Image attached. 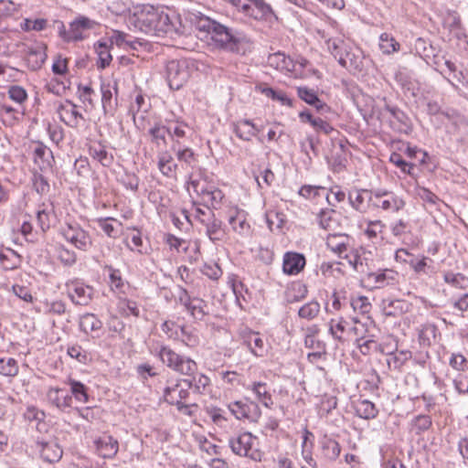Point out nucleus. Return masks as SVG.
Returning <instances> with one entry per match:
<instances>
[{
	"label": "nucleus",
	"mask_w": 468,
	"mask_h": 468,
	"mask_svg": "<svg viewBox=\"0 0 468 468\" xmlns=\"http://www.w3.org/2000/svg\"><path fill=\"white\" fill-rule=\"evenodd\" d=\"M187 19L199 32L207 33L214 48L239 55L252 49V42L241 31L228 27L200 12L188 14Z\"/></svg>",
	"instance_id": "obj_1"
},
{
	"label": "nucleus",
	"mask_w": 468,
	"mask_h": 468,
	"mask_svg": "<svg viewBox=\"0 0 468 468\" xmlns=\"http://www.w3.org/2000/svg\"><path fill=\"white\" fill-rule=\"evenodd\" d=\"M158 356L165 365L182 375L191 376L197 370V365L194 360L176 353L169 346H161Z\"/></svg>",
	"instance_id": "obj_2"
},
{
	"label": "nucleus",
	"mask_w": 468,
	"mask_h": 468,
	"mask_svg": "<svg viewBox=\"0 0 468 468\" xmlns=\"http://www.w3.org/2000/svg\"><path fill=\"white\" fill-rule=\"evenodd\" d=\"M133 15L135 27L145 34L151 33L153 26L158 19L161 11L150 4H137L133 8H128Z\"/></svg>",
	"instance_id": "obj_3"
},
{
	"label": "nucleus",
	"mask_w": 468,
	"mask_h": 468,
	"mask_svg": "<svg viewBox=\"0 0 468 468\" xmlns=\"http://www.w3.org/2000/svg\"><path fill=\"white\" fill-rule=\"evenodd\" d=\"M61 234L67 241L80 250L87 251L92 245L91 237L89 232L76 222L67 223L62 227Z\"/></svg>",
	"instance_id": "obj_4"
},
{
	"label": "nucleus",
	"mask_w": 468,
	"mask_h": 468,
	"mask_svg": "<svg viewBox=\"0 0 468 468\" xmlns=\"http://www.w3.org/2000/svg\"><path fill=\"white\" fill-rule=\"evenodd\" d=\"M239 337L250 351L258 357H262L268 353L267 344L259 332L252 331L247 326L239 329Z\"/></svg>",
	"instance_id": "obj_5"
},
{
	"label": "nucleus",
	"mask_w": 468,
	"mask_h": 468,
	"mask_svg": "<svg viewBox=\"0 0 468 468\" xmlns=\"http://www.w3.org/2000/svg\"><path fill=\"white\" fill-rule=\"evenodd\" d=\"M189 78L186 61L171 60L166 64V80L172 90H179Z\"/></svg>",
	"instance_id": "obj_6"
},
{
	"label": "nucleus",
	"mask_w": 468,
	"mask_h": 468,
	"mask_svg": "<svg viewBox=\"0 0 468 468\" xmlns=\"http://www.w3.org/2000/svg\"><path fill=\"white\" fill-rule=\"evenodd\" d=\"M192 387L193 381L188 379L180 380L172 386H167L164 392L165 400L171 405H177L187 399L189 396L188 389Z\"/></svg>",
	"instance_id": "obj_7"
},
{
	"label": "nucleus",
	"mask_w": 468,
	"mask_h": 468,
	"mask_svg": "<svg viewBox=\"0 0 468 468\" xmlns=\"http://www.w3.org/2000/svg\"><path fill=\"white\" fill-rule=\"evenodd\" d=\"M179 302L196 320H203L208 314L207 303L197 297L191 298L186 290L182 289Z\"/></svg>",
	"instance_id": "obj_8"
},
{
	"label": "nucleus",
	"mask_w": 468,
	"mask_h": 468,
	"mask_svg": "<svg viewBox=\"0 0 468 468\" xmlns=\"http://www.w3.org/2000/svg\"><path fill=\"white\" fill-rule=\"evenodd\" d=\"M374 207H380L383 210L397 212L403 208L405 202L397 196L383 190H377L373 194L371 204Z\"/></svg>",
	"instance_id": "obj_9"
},
{
	"label": "nucleus",
	"mask_w": 468,
	"mask_h": 468,
	"mask_svg": "<svg viewBox=\"0 0 468 468\" xmlns=\"http://www.w3.org/2000/svg\"><path fill=\"white\" fill-rule=\"evenodd\" d=\"M77 108L78 106L69 100L60 102L57 108L60 121L69 127H78L80 122L84 121V117Z\"/></svg>",
	"instance_id": "obj_10"
},
{
	"label": "nucleus",
	"mask_w": 468,
	"mask_h": 468,
	"mask_svg": "<svg viewBox=\"0 0 468 468\" xmlns=\"http://www.w3.org/2000/svg\"><path fill=\"white\" fill-rule=\"evenodd\" d=\"M254 439L255 437H253L250 432L246 431L229 439V445L235 454L254 458V452L252 451Z\"/></svg>",
	"instance_id": "obj_11"
},
{
	"label": "nucleus",
	"mask_w": 468,
	"mask_h": 468,
	"mask_svg": "<svg viewBox=\"0 0 468 468\" xmlns=\"http://www.w3.org/2000/svg\"><path fill=\"white\" fill-rule=\"evenodd\" d=\"M230 412L238 419L256 421L261 416L259 406L254 402L235 401L229 405Z\"/></svg>",
	"instance_id": "obj_12"
},
{
	"label": "nucleus",
	"mask_w": 468,
	"mask_h": 468,
	"mask_svg": "<svg viewBox=\"0 0 468 468\" xmlns=\"http://www.w3.org/2000/svg\"><path fill=\"white\" fill-rule=\"evenodd\" d=\"M200 222L206 228V234L213 242L222 241L226 237L225 229L222 227V221L217 218L215 214L208 208V217L200 218Z\"/></svg>",
	"instance_id": "obj_13"
},
{
	"label": "nucleus",
	"mask_w": 468,
	"mask_h": 468,
	"mask_svg": "<svg viewBox=\"0 0 468 468\" xmlns=\"http://www.w3.org/2000/svg\"><path fill=\"white\" fill-rule=\"evenodd\" d=\"M69 297L75 304L87 305L93 294V289L83 283L74 282L67 285Z\"/></svg>",
	"instance_id": "obj_14"
},
{
	"label": "nucleus",
	"mask_w": 468,
	"mask_h": 468,
	"mask_svg": "<svg viewBox=\"0 0 468 468\" xmlns=\"http://www.w3.org/2000/svg\"><path fill=\"white\" fill-rule=\"evenodd\" d=\"M151 29V33H147V35L157 37H164L166 36L172 37L174 34H181V32L176 28L168 15L165 14L163 10H161L158 19Z\"/></svg>",
	"instance_id": "obj_15"
},
{
	"label": "nucleus",
	"mask_w": 468,
	"mask_h": 468,
	"mask_svg": "<svg viewBox=\"0 0 468 468\" xmlns=\"http://www.w3.org/2000/svg\"><path fill=\"white\" fill-rule=\"evenodd\" d=\"M237 8L240 9L248 16L254 19H261L271 12V6L266 2H231Z\"/></svg>",
	"instance_id": "obj_16"
},
{
	"label": "nucleus",
	"mask_w": 468,
	"mask_h": 468,
	"mask_svg": "<svg viewBox=\"0 0 468 468\" xmlns=\"http://www.w3.org/2000/svg\"><path fill=\"white\" fill-rule=\"evenodd\" d=\"M189 184L192 186L194 191L197 194L201 195L205 202L210 204V206L214 208H216L220 204L222 198L224 197L221 190L218 188L207 189L204 186H201L197 180L192 179L191 176H189Z\"/></svg>",
	"instance_id": "obj_17"
},
{
	"label": "nucleus",
	"mask_w": 468,
	"mask_h": 468,
	"mask_svg": "<svg viewBox=\"0 0 468 468\" xmlns=\"http://www.w3.org/2000/svg\"><path fill=\"white\" fill-rule=\"evenodd\" d=\"M96 451L102 458H112L119 450V442L112 436L103 434L94 441Z\"/></svg>",
	"instance_id": "obj_18"
},
{
	"label": "nucleus",
	"mask_w": 468,
	"mask_h": 468,
	"mask_svg": "<svg viewBox=\"0 0 468 468\" xmlns=\"http://www.w3.org/2000/svg\"><path fill=\"white\" fill-rule=\"evenodd\" d=\"M367 280L374 283L375 287L382 288L399 282V273L391 269H385L377 272H368Z\"/></svg>",
	"instance_id": "obj_19"
},
{
	"label": "nucleus",
	"mask_w": 468,
	"mask_h": 468,
	"mask_svg": "<svg viewBox=\"0 0 468 468\" xmlns=\"http://www.w3.org/2000/svg\"><path fill=\"white\" fill-rule=\"evenodd\" d=\"M305 266V258L297 252H286L283 256L282 270L289 275L298 274Z\"/></svg>",
	"instance_id": "obj_20"
},
{
	"label": "nucleus",
	"mask_w": 468,
	"mask_h": 468,
	"mask_svg": "<svg viewBox=\"0 0 468 468\" xmlns=\"http://www.w3.org/2000/svg\"><path fill=\"white\" fill-rule=\"evenodd\" d=\"M349 203L356 210L365 212L369 203L372 204L373 193L367 189H356L349 193Z\"/></svg>",
	"instance_id": "obj_21"
},
{
	"label": "nucleus",
	"mask_w": 468,
	"mask_h": 468,
	"mask_svg": "<svg viewBox=\"0 0 468 468\" xmlns=\"http://www.w3.org/2000/svg\"><path fill=\"white\" fill-rule=\"evenodd\" d=\"M350 241L351 238L346 234H329L326 239V245L333 252L341 257L343 253L348 250Z\"/></svg>",
	"instance_id": "obj_22"
},
{
	"label": "nucleus",
	"mask_w": 468,
	"mask_h": 468,
	"mask_svg": "<svg viewBox=\"0 0 468 468\" xmlns=\"http://www.w3.org/2000/svg\"><path fill=\"white\" fill-rule=\"evenodd\" d=\"M47 58L46 46L36 45L28 47L27 50V61L33 70L42 67Z\"/></svg>",
	"instance_id": "obj_23"
},
{
	"label": "nucleus",
	"mask_w": 468,
	"mask_h": 468,
	"mask_svg": "<svg viewBox=\"0 0 468 468\" xmlns=\"http://www.w3.org/2000/svg\"><path fill=\"white\" fill-rule=\"evenodd\" d=\"M37 446L42 459L48 463H55L62 457L61 448L54 441H38Z\"/></svg>",
	"instance_id": "obj_24"
},
{
	"label": "nucleus",
	"mask_w": 468,
	"mask_h": 468,
	"mask_svg": "<svg viewBox=\"0 0 468 468\" xmlns=\"http://www.w3.org/2000/svg\"><path fill=\"white\" fill-rule=\"evenodd\" d=\"M71 35L70 38H74V41L82 40L84 38L83 33L94 27L96 23L93 20L86 16H79L71 23Z\"/></svg>",
	"instance_id": "obj_25"
},
{
	"label": "nucleus",
	"mask_w": 468,
	"mask_h": 468,
	"mask_svg": "<svg viewBox=\"0 0 468 468\" xmlns=\"http://www.w3.org/2000/svg\"><path fill=\"white\" fill-rule=\"evenodd\" d=\"M63 389L58 388H50L47 397L50 403L60 410H65L71 406L72 398L69 395H62Z\"/></svg>",
	"instance_id": "obj_26"
},
{
	"label": "nucleus",
	"mask_w": 468,
	"mask_h": 468,
	"mask_svg": "<svg viewBox=\"0 0 468 468\" xmlns=\"http://www.w3.org/2000/svg\"><path fill=\"white\" fill-rule=\"evenodd\" d=\"M177 164L174 162L171 154L167 151L161 152L158 154V168L160 172L167 177H175Z\"/></svg>",
	"instance_id": "obj_27"
},
{
	"label": "nucleus",
	"mask_w": 468,
	"mask_h": 468,
	"mask_svg": "<svg viewBox=\"0 0 468 468\" xmlns=\"http://www.w3.org/2000/svg\"><path fill=\"white\" fill-rule=\"evenodd\" d=\"M233 131L239 139L250 141L259 130L250 120H241L234 123Z\"/></svg>",
	"instance_id": "obj_28"
},
{
	"label": "nucleus",
	"mask_w": 468,
	"mask_h": 468,
	"mask_svg": "<svg viewBox=\"0 0 468 468\" xmlns=\"http://www.w3.org/2000/svg\"><path fill=\"white\" fill-rule=\"evenodd\" d=\"M79 325L83 333L89 334L99 332L102 327V323L93 314H85L80 317Z\"/></svg>",
	"instance_id": "obj_29"
},
{
	"label": "nucleus",
	"mask_w": 468,
	"mask_h": 468,
	"mask_svg": "<svg viewBox=\"0 0 468 468\" xmlns=\"http://www.w3.org/2000/svg\"><path fill=\"white\" fill-rule=\"evenodd\" d=\"M90 156L105 167H110L113 163V155L108 153L105 147L100 144L90 147Z\"/></svg>",
	"instance_id": "obj_30"
},
{
	"label": "nucleus",
	"mask_w": 468,
	"mask_h": 468,
	"mask_svg": "<svg viewBox=\"0 0 468 468\" xmlns=\"http://www.w3.org/2000/svg\"><path fill=\"white\" fill-rule=\"evenodd\" d=\"M98 226L110 238H117L122 230V223L113 218L97 219Z\"/></svg>",
	"instance_id": "obj_31"
},
{
	"label": "nucleus",
	"mask_w": 468,
	"mask_h": 468,
	"mask_svg": "<svg viewBox=\"0 0 468 468\" xmlns=\"http://www.w3.org/2000/svg\"><path fill=\"white\" fill-rule=\"evenodd\" d=\"M338 63L348 70H361L362 60L358 55L345 49L344 55L338 58Z\"/></svg>",
	"instance_id": "obj_32"
},
{
	"label": "nucleus",
	"mask_w": 468,
	"mask_h": 468,
	"mask_svg": "<svg viewBox=\"0 0 468 468\" xmlns=\"http://www.w3.org/2000/svg\"><path fill=\"white\" fill-rule=\"evenodd\" d=\"M410 357V351L392 352L387 357V364L390 370H399Z\"/></svg>",
	"instance_id": "obj_33"
},
{
	"label": "nucleus",
	"mask_w": 468,
	"mask_h": 468,
	"mask_svg": "<svg viewBox=\"0 0 468 468\" xmlns=\"http://www.w3.org/2000/svg\"><path fill=\"white\" fill-rule=\"evenodd\" d=\"M322 450L324 457L330 461H335L341 452L340 444L329 438H325L322 441Z\"/></svg>",
	"instance_id": "obj_34"
},
{
	"label": "nucleus",
	"mask_w": 468,
	"mask_h": 468,
	"mask_svg": "<svg viewBox=\"0 0 468 468\" xmlns=\"http://www.w3.org/2000/svg\"><path fill=\"white\" fill-rule=\"evenodd\" d=\"M148 133L151 136L152 143L155 144L157 146L166 144L165 136L168 134L167 126L156 122L149 129Z\"/></svg>",
	"instance_id": "obj_35"
},
{
	"label": "nucleus",
	"mask_w": 468,
	"mask_h": 468,
	"mask_svg": "<svg viewBox=\"0 0 468 468\" xmlns=\"http://www.w3.org/2000/svg\"><path fill=\"white\" fill-rule=\"evenodd\" d=\"M356 411L358 417L365 420L374 419L378 412L375 404L367 399L358 402L356 406Z\"/></svg>",
	"instance_id": "obj_36"
},
{
	"label": "nucleus",
	"mask_w": 468,
	"mask_h": 468,
	"mask_svg": "<svg viewBox=\"0 0 468 468\" xmlns=\"http://www.w3.org/2000/svg\"><path fill=\"white\" fill-rule=\"evenodd\" d=\"M24 415L27 420L37 422V429L38 431H46L47 424L44 422L46 414L43 410H40L36 407H28Z\"/></svg>",
	"instance_id": "obj_37"
},
{
	"label": "nucleus",
	"mask_w": 468,
	"mask_h": 468,
	"mask_svg": "<svg viewBox=\"0 0 468 468\" xmlns=\"http://www.w3.org/2000/svg\"><path fill=\"white\" fill-rule=\"evenodd\" d=\"M251 390L257 396L258 399L267 408L272 404L271 396L268 391L266 383L255 382L251 386Z\"/></svg>",
	"instance_id": "obj_38"
},
{
	"label": "nucleus",
	"mask_w": 468,
	"mask_h": 468,
	"mask_svg": "<svg viewBox=\"0 0 468 468\" xmlns=\"http://www.w3.org/2000/svg\"><path fill=\"white\" fill-rule=\"evenodd\" d=\"M0 262L5 270H14L20 264V256L13 250L0 252Z\"/></svg>",
	"instance_id": "obj_39"
},
{
	"label": "nucleus",
	"mask_w": 468,
	"mask_h": 468,
	"mask_svg": "<svg viewBox=\"0 0 468 468\" xmlns=\"http://www.w3.org/2000/svg\"><path fill=\"white\" fill-rule=\"evenodd\" d=\"M69 385L70 387L71 394L78 401L81 403L88 402L89 395L87 392V388L83 383L70 378L69 379Z\"/></svg>",
	"instance_id": "obj_40"
},
{
	"label": "nucleus",
	"mask_w": 468,
	"mask_h": 468,
	"mask_svg": "<svg viewBox=\"0 0 468 468\" xmlns=\"http://www.w3.org/2000/svg\"><path fill=\"white\" fill-rule=\"evenodd\" d=\"M118 310L122 315H133L136 317L140 315V310L137 303L134 301L126 298L119 299Z\"/></svg>",
	"instance_id": "obj_41"
},
{
	"label": "nucleus",
	"mask_w": 468,
	"mask_h": 468,
	"mask_svg": "<svg viewBox=\"0 0 468 468\" xmlns=\"http://www.w3.org/2000/svg\"><path fill=\"white\" fill-rule=\"evenodd\" d=\"M172 150L175 152L179 162L185 163L187 166H193V164L196 162V155L191 148L176 147V144H173Z\"/></svg>",
	"instance_id": "obj_42"
},
{
	"label": "nucleus",
	"mask_w": 468,
	"mask_h": 468,
	"mask_svg": "<svg viewBox=\"0 0 468 468\" xmlns=\"http://www.w3.org/2000/svg\"><path fill=\"white\" fill-rule=\"evenodd\" d=\"M167 129L168 134L174 140V144L177 147L180 145V139L186 136V129H188V126L183 122H176L174 126H167Z\"/></svg>",
	"instance_id": "obj_43"
},
{
	"label": "nucleus",
	"mask_w": 468,
	"mask_h": 468,
	"mask_svg": "<svg viewBox=\"0 0 468 468\" xmlns=\"http://www.w3.org/2000/svg\"><path fill=\"white\" fill-rule=\"evenodd\" d=\"M18 373L17 362L11 357H0V374L6 377H14Z\"/></svg>",
	"instance_id": "obj_44"
},
{
	"label": "nucleus",
	"mask_w": 468,
	"mask_h": 468,
	"mask_svg": "<svg viewBox=\"0 0 468 468\" xmlns=\"http://www.w3.org/2000/svg\"><path fill=\"white\" fill-rule=\"evenodd\" d=\"M68 355L76 359L78 362L86 365L89 361H90V356L88 351H86L80 345H73L68 348Z\"/></svg>",
	"instance_id": "obj_45"
},
{
	"label": "nucleus",
	"mask_w": 468,
	"mask_h": 468,
	"mask_svg": "<svg viewBox=\"0 0 468 468\" xmlns=\"http://www.w3.org/2000/svg\"><path fill=\"white\" fill-rule=\"evenodd\" d=\"M379 40V48L383 53L390 54L399 48V44L388 33L381 34Z\"/></svg>",
	"instance_id": "obj_46"
},
{
	"label": "nucleus",
	"mask_w": 468,
	"mask_h": 468,
	"mask_svg": "<svg viewBox=\"0 0 468 468\" xmlns=\"http://www.w3.org/2000/svg\"><path fill=\"white\" fill-rule=\"evenodd\" d=\"M320 312V304L312 301L302 306L298 312L301 318L311 320L314 318Z\"/></svg>",
	"instance_id": "obj_47"
},
{
	"label": "nucleus",
	"mask_w": 468,
	"mask_h": 468,
	"mask_svg": "<svg viewBox=\"0 0 468 468\" xmlns=\"http://www.w3.org/2000/svg\"><path fill=\"white\" fill-rule=\"evenodd\" d=\"M411 425L412 431H414L416 434H420L431 428V419L429 415H418L412 420Z\"/></svg>",
	"instance_id": "obj_48"
},
{
	"label": "nucleus",
	"mask_w": 468,
	"mask_h": 468,
	"mask_svg": "<svg viewBox=\"0 0 468 468\" xmlns=\"http://www.w3.org/2000/svg\"><path fill=\"white\" fill-rule=\"evenodd\" d=\"M261 93L266 97L271 98L274 101H280L282 105L292 106V101L289 99L284 92L277 91L272 88L265 87L261 89Z\"/></svg>",
	"instance_id": "obj_49"
},
{
	"label": "nucleus",
	"mask_w": 468,
	"mask_h": 468,
	"mask_svg": "<svg viewBox=\"0 0 468 468\" xmlns=\"http://www.w3.org/2000/svg\"><path fill=\"white\" fill-rule=\"evenodd\" d=\"M229 223L231 225L233 230L239 233H242L250 228L245 217L238 211L235 215L229 216Z\"/></svg>",
	"instance_id": "obj_50"
},
{
	"label": "nucleus",
	"mask_w": 468,
	"mask_h": 468,
	"mask_svg": "<svg viewBox=\"0 0 468 468\" xmlns=\"http://www.w3.org/2000/svg\"><path fill=\"white\" fill-rule=\"evenodd\" d=\"M268 63L270 66L281 70L287 69L289 67L288 58L281 52L270 55L268 58Z\"/></svg>",
	"instance_id": "obj_51"
},
{
	"label": "nucleus",
	"mask_w": 468,
	"mask_h": 468,
	"mask_svg": "<svg viewBox=\"0 0 468 468\" xmlns=\"http://www.w3.org/2000/svg\"><path fill=\"white\" fill-rule=\"evenodd\" d=\"M58 260L66 266L73 265L77 261V255L73 250H70L64 246L57 249Z\"/></svg>",
	"instance_id": "obj_52"
},
{
	"label": "nucleus",
	"mask_w": 468,
	"mask_h": 468,
	"mask_svg": "<svg viewBox=\"0 0 468 468\" xmlns=\"http://www.w3.org/2000/svg\"><path fill=\"white\" fill-rule=\"evenodd\" d=\"M179 329L181 335H179L176 331V335L177 337H181V340L185 345L187 346H195L198 344V336L186 326H180Z\"/></svg>",
	"instance_id": "obj_53"
},
{
	"label": "nucleus",
	"mask_w": 468,
	"mask_h": 468,
	"mask_svg": "<svg viewBox=\"0 0 468 468\" xmlns=\"http://www.w3.org/2000/svg\"><path fill=\"white\" fill-rule=\"evenodd\" d=\"M53 218V214L51 210H48L46 208L38 210L37 213V224L40 227L42 232H46L51 224V218Z\"/></svg>",
	"instance_id": "obj_54"
},
{
	"label": "nucleus",
	"mask_w": 468,
	"mask_h": 468,
	"mask_svg": "<svg viewBox=\"0 0 468 468\" xmlns=\"http://www.w3.org/2000/svg\"><path fill=\"white\" fill-rule=\"evenodd\" d=\"M97 52L100 58V67L101 69L106 68L110 65L112 61V55L110 54V51L108 50V47L106 44L100 42L98 44Z\"/></svg>",
	"instance_id": "obj_55"
},
{
	"label": "nucleus",
	"mask_w": 468,
	"mask_h": 468,
	"mask_svg": "<svg viewBox=\"0 0 468 468\" xmlns=\"http://www.w3.org/2000/svg\"><path fill=\"white\" fill-rule=\"evenodd\" d=\"M201 272L212 280H218L222 275V270L217 263H205Z\"/></svg>",
	"instance_id": "obj_56"
},
{
	"label": "nucleus",
	"mask_w": 468,
	"mask_h": 468,
	"mask_svg": "<svg viewBox=\"0 0 468 468\" xmlns=\"http://www.w3.org/2000/svg\"><path fill=\"white\" fill-rule=\"evenodd\" d=\"M328 49L331 54L338 60L341 55H344L346 45L341 39H329L327 42Z\"/></svg>",
	"instance_id": "obj_57"
},
{
	"label": "nucleus",
	"mask_w": 468,
	"mask_h": 468,
	"mask_svg": "<svg viewBox=\"0 0 468 468\" xmlns=\"http://www.w3.org/2000/svg\"><path fill=\"white\" fill-rule=\"evenodd\" d=\"M298 96L301 100L308 103L309 105H313L317 101V94L314 90L308 89L307 87H299L297 89Z\"/></svg>",
	"instance_id": "obj_58"
},
{
	"label": "nucleus",
	"mask_w": 468,
	"mask_h": 468,
	"mask_svg": "<svg viewBox=\"0 0 468 468\" xmlns=\"http://www.w3.org/2000/svg\"><path fill=\"white\" fill-rule=\"evenodd\" d=\"M107 268L110 271V282L112 290L122 292L124 283L120 271L111 266Z\"/></svg>",
	"instance_id": "obj_59"
},
{
	"label": "nucleus",
	"mask_w": 468,
	"mask_h": 468,
	"mask_svg": "<svg viewBox=\"0 0 468 468\" xmlns=\"http://www.w3.org/2000/svg\"><path fill=\"white\" fill-rule=\"evenodd\" d=\"M45 306H46L45 312L47 314L61 315L66 311V305H65L64 302H62L61 300L46 302Z\"/></svg>",
	"instance_id": "obj_60"
},
{
	"label": "nucleus",
	"mask_w": 468,
	"mask_h": 468,
	"mask_svg": "<svg viewBox=\"0 0 468 468\" xmlns=\"http://www.w3.org/2000/svg\"><path fill=\"white\" fill-rule=\"evenodd\" d=\"M357 346L360 352L363 355H369L372 352H378L380 349V346L377 343V341L368 338L364 342L358 341Z\"/></svg>",
	"instance_id": "obj_61"
},
{
	"label": "nucleus",
	"mask_w": 468,
	"mask_h": 468,
	"mask_svg": "<svg viewBox=\"0 0 468 468\" xmlns=\"http://www.w3.org/2000/svg\"><path fill=\"white\" fill-rule=\"evenodd\" d=\"M8 94L9 98L17 103H22L27 98L25 89L17 85L11 86Z\"/></svg>",
	"instance_id": "obj_62"
},
{
	"label": "nucleus",
	"mask_w": 468,
	"mask_h": 468,
	"mask_svg": "<svg viewBox=\"0 0 468 468\" xmlns=\"http://www.w3.org/2000/svg\"><path fill=\"white\" fill-rule=\"evenodd\" d=\"M346 259L348 260V262L354 270L357 272H366V266L363 263L362 256L357 253V251L352 253L351 255H346Z\"/></svg>",
	"instance_id": "obj_63"
},
{
	"label": "nucleus",
	"mask_w": 468,
	"mask_h": 468,
	"mask_svg": "<svg viewBox=\"0 0 468 468\" xmlns=\"http://www.w3.org/2000/svg\"><path fill=\"white\" fill-rule=\"evenodd\" d=\"M450 365L458 371H465L468 368V362L462 354H453L450 359Z\"/></svg>",
	"instance_id": "obj_64"
}]
</instances>
